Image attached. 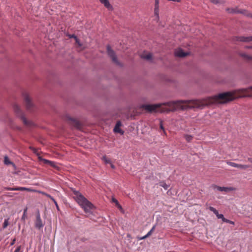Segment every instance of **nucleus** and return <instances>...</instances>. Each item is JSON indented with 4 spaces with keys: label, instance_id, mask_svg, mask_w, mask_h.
<instances>
[{
    "label": "nucleus",
    "instance_id": "ddd939ff",
    "mask_svg": "<svg viewBox=\"0 0 252 252\" xmlns=\"http://www.w3.org/2000/svg\"><path fill=\"white\" fill-rule=\"evenodd\" d=\"M24 99L27 108H31V107L32 106V103L31 102L29 96L27 94H26L24 96Z\"/></svg>",
    "mask_w": 252,
    "mask_h": 252
},
{
    "label": "nucleus",
    "instance_id": "4468645a",
    "mask_svg": "<svg viewBox=\"0 0 252 252\" xmlns=\"http://www.w3.org/2000/svg\"><path fill=\"white\" fill-rule=\"evenodd\" d=\"M39 159L41 161H43V162L45 163V164H49L52 167H56V163L55 162H53V161H51L50 160H49L48 159H44V158H42L40 157H39Z\"/></svg>",
    "mask_w": 252,
    "mask_h": 252
},
{
    "label": "nucleus",
    "instance_id": "f257e3e1",
    "mask_svg": "<svg viewBox=\"0 0 252 252\" xmlns=\"http://www.w3.org/2000/svg\"><path fill=\"white\" fill-rule=\"evenodd\" d=\"M245 97H252V86L220 93L200 100H179L167 102L163 104L172 107L178 103H185L187 105L182 107L183 110L188 108L202 109L205 106L224 103L237 98Z\"/></svg>",
    "mask_w": 252,
    "mask_h": 252
},
{
    "label": "nucleus",
    "instance_id": "a211bd4d",
    "mask_svg": "<svg viewBox=\"0 0 252 252\" xmlns=\"http://www.w3.org/2000/svg\"><path fill=\"white\" fill-rule=\"evenodd\" d=\"M159 186L162 187L165 190H167L169 187V186L167 184H166L163 181H161V182H159Z\"/></svg>",
    "mask_w": 252,
    "mask_h": 252
},
{
    "label": "nucleus",
    "instance_id": "c85d7f7f",
    "mask_svg": "<svg viewBox=\"0 0 252 252\" xmlns=\"http://www.w3.org/2000/svg\"><path fill=\"white\" fill-rule=\"evenodd\" d=\"M5 189L6 190H10V191H16L17 190V187L16 188H10V187H6L5 188Z\"/></svg>",
    "mask_w": 252,
    "mask_h": 252
},
{
    "label": "nucleus",
    "instance_id": "39448f33",
    "mask_svg": "<svg viewBox=\"0 0 252 252\" xmlns=\"http://www.w3.org/2000/svg\"><path fill=\"white\" fill-rule=\"evenodd\" d=\"M213 188L215 189H217L220 191H224L225 192H228L231 191L235 190L236 189L233 187H220L218 186L214 185L213 186Z\"/></svg>",
    "mask_w": 252,
    "mask_h": 252
},
{
    "label": "nucleus",
    "instance_id": "f03ea898",
    "mask_svg": "<svg viewBox=\"0 0 252 252\" xmlns=\"http://www.w3.org/2000/svg\"><path fill=\"white\" fill-rule=\"evenodd\" d=\"M74 198L86 213H91L92 210L94 208V205L86 198L81 193L74 191Z\"/></svg>",
    "mask_w": 252,
    "mask_h": 252
},
{
    "label": "nucleus",
    "instance_id": "b1692460",
    "mask_svg": "<svg viewBox=\"0 0 252 252\" xmlns=\"http://www.w3.org/2000/svg\"><path fill=\"white\" fill-rule=\"evenodd\" d=\"M27 210H28V208H26L25 209H24V213H23V216L21 218V220L23 221H25V219L27 217Z\"/></svg>",
    "mask_w": 252,
    "mask_h": 252
},
{
    "label": "nucleus",
    "instance_id": "473e14b6",
    "mask_svg": "<svg viewBox=\"0 0 252 252\" xmlns=\"http://www.w3.org/2000/svg\"><path fill=\"white\" fill-rule=\"evenodd\" d=\"M14 110H15V111L16 113L18 114L19 112L20 111V109L18 107V106L17 105H15L14 106Z\"/></svg>",
    "mask_w": 252,
    "mask_h": 252
},
{
    "label": "nucleus",
    "instance_id": "bb28decb",
    "mask_svg": "<svg viewBox=\"0 0 252 252\" xmlns=\"http://www.w3.org/2000/svg\"><path fill=\"white\" fill-rule=\"evenodd\" d=\"M8 225V219H5L3 224V228H5Z\"/></svg>",
    "mask_w": 252,
    "mask_h": 252
},
{
    "label": "nucleus",
    "instance_id": "393cba45",
    "mask_svg": "<svg viewBox=\"0 0 252 252\" xmlns=\"http://www.w3.org/2000/svg\"><path fill=\"white\" fill-rule=\"evenodd\" d=\"M226 162L229 166H231L233 167H236V168L237 167V163H236L229 161H226Z\"/></svg>",
    "mask_w": 252,
    "mask_h": 252
},
{
    "label": "nucleus",
    "instance_id": "f3484780",
    "mask_svg": "<svg viewBox=\"0 0 252 252\" xmlns=\"http://www.w3.org/2000/svg\"><path fill=\"white\" fill-rule=\"evenodd\" d=\"M249 167H250V166L248 165L237 164L236 168H239L241 169L245 170V169H247Z\"/></svg>",
    "mask_w": 252,
    "mask_h": 252
},
{
    "label": "nucleus",
    "instance_id": "a18cd8bd",
    "mask_svg": "<svg viewBox=\"0 0 252 252\" xmlns=\"http://www.w3.org/2000/svg\"><path fill=\"white\" fill-rule=\"evenodd\" d=\"M248 160H249L250 162L252 163V158H248Z\"/></svg>",
    "mask_w": 252,
    "mask_h": 252
},
{
    "label": "nucleus",
    "instance_id": "72a5a7b5",
    "mask_svg": "<svg viewBox=\"0 0 252 252\" xmlns=\"http://www.w3.org/2000/svg\"><path fill=\"white\" fill-rule=\"evenodd\" d=\"M112 201L115 203L116 205H118V204H119V203L118 202V201L115 199V198H112Z\"/></svg>",
    "mask_w": 252,
    "mask_h": 252
},
{
    "label": "nucleus",
    "instance_id": "423d86ee",
    "mask_svg": "<svg viewBox=\"0 0 252 252\" xmlns=\"http://www.w3.org/2000/svg\"><path fill=\"white\" fill-rule=\"evenodd\" d=\"M161 105L162 104L161 103L155 104H148L144 105L143 107L145 109V110L149 112H153L156 111L158 107H160L161 106Z\"/></svg>",
    "mask_w": 252,
    "mask_h": 252
},
{
    "label": "nucleus",
    "instance_id": "6e6552de",
    "mask_svg": "<svg viewBox=\"0 0 252 252\" xmlns=\"http://www.w3.org/2000/svg\"><path fill=\"white\" fill-rule=\"evenodd\" d=\"M209 209L211 211L213 212L216 215V216H217L218 219H220L223 221L224 219H225V218L224 217L223 214H219V212L218 211V210H217L215 208H214V207H213L212 206H210L209 207Z\"/></svg>",
    "mask_w": 252,
    "mask_h": 252
},
{
    "label": "nucleus",
    "instance_id": "a878e982",
    "mask_svg": "<svg viewBox=\"0 0 252 252\" xmlns=\"http://www.w3.org/2000/svg\"><path fill=\"white\" fill-rule=\"evenodd\" d=\"M241 56L244 58H245L246 59L248 60H252V56H249L247 55L246 54H242Z\"/></svg>",
    "mask_w": 252,
    "mask_h": 252
},
{
    "label": "nucleus",
    "instance_id": "20e7f679",
    "mask_svg": "<svg viewBox=\"0 0 252 252\" xmlns=\"http://www.w3.org/2000/svg\"><path fill=\"white\" fill-rule=\"evenodd\" d=\"M44 226V223H43L39 211H37L36 215V220L35 221V227L40 229Z\"/></svg>",
    "mask_w": 252,
    "mask_h": 252
},
{
    "label": "nucleus",
    "instance_id": "9d476101",
    "mask_svg": "<svg viewBox=\"0 0 252 252\" xmlns=\"http://www.w3.org/2000/svg\"><path fill=\"white\" fill-rule=\"evenodd\" d=\"M189 55L188 52H185L181 49H179L175 52V55L178 57H184Z\"/></svg>",
    "mask_w": 252,
    "mask_h": 252
},
{
    "label": "nucleus",
    "instance_id": "1a4fd4ad",
    "mask_svg": "<svg viewBox=\"0 0 252 252\" xmlns=\"http://www.w3.org/2000/svg\"><path fill=\"white\" fill-rule=\"evenodd\" d=\"M236 39L237 41H239L243 42H249L250 41H252V36L236 37Z\"/></svg>",
    "mask_w": 252,
    "mask_h": 252
},
{
    "label": "nucleus",
    "instance_id": "f704fd0d",
    "mask_svg": "<svg viewBox=\"0 0 252 252\" xmlns=\"http://www.w3.org/2000/svg\"><path fill=\"white\" fill-rule=\"evenodd\" d=\"M52 201L54 203L57 210H59V206H58V203H57V201H56V200L55 199H54V200H53Z\"/></svg>",
    "mask_w": 252,
    "mask_h": 252
},
{
    "label": "nucleus",
    "instance_id": "ea45409f",
    "mask_svg": "<svg viewBox=\"0 0 252 252\" xmlns=\"http://www.w3.org/2000/svg\"><path fill=\"white\" fill-rule=\"evenodd\" d=\"M68 36L70 38H74L76 36V35L75 34H68Z\"/></svg>",
    "mask_w": 252,
    "mask_h": 252
},
{
    "label": "nucleus",
    "instance_id": "c03bdc74",
    "mask_svg": "<svg viewBox=\"0 0 252 252\" xmlns=\"http://www.w3.org/2000/svg\"><path fill=\"white\" fill-rule=\"evenodd\" d=\"M110 164H111V168H113V169L115 168V166H114V165L113 164H112V163H110Z\"/></svg>",
    "mask_w": 252,
    "mask_h": 252
},
{
    "label": "nucleus",
    "instance_id": "4c0bfd02",
    "mask_svg": "<svg viewBox=\"0 0 252 252\" xmlns=\"http://www.w3.org/2000/svg\"><path fill=\"white\" fill-rule=\"evenodd\" d=\"M76 43L78 45V46L79 47H81L82 46V44L81 43V42H80L79 40L78 39L76 41H75Z\"/></svg>",
    "mask_w": 252,
    "mask_h": 252
},
{
    "label": "nucleus",
    "instance_id": "49530a36",
    "mask_svg": "<svg viewBox=\"0 0 252 252\" xmlns=\"http://www.w3.org/2000/svg\"><path fill=\"white\" fill-rule=\"evenodd\" d=\"M245 47H246V48H248V49H252V46H247Z\"/></svg>",
    "mask_w": 252,
    "mask_h": 252
},
{
    "label": "nucleus",
    "instance_id": "6ab92c4d",
    "mask_svg": "<svg viewBox=\"0 0 252 252\" xmlns=\"http://www.w3.org/2000/svg\"><path fill=\"white\" fill-rule=\"evenodd\" d=\"M142 58L144 59L149 61L152 60V55L151 53H149L147 55H143Z\"/></svg>",
    "mask_w": 252,
    "mask_h": 252
},
{
    "label": "nucleus",
    "instance_id": "09e8293b",
    "mask_svg": "<svg viewBox=\"0 0 252 252\" xmlns=\"http://www.w3.org/2000/svg\"><path fill=\"white\" fill-rule=\"evenodd\" d=\"M74 39L75 40V41H76L78 39H79L76 36L74 38Z\"/></svg>",
    "mask_w": 252,
    "mask_h": 252
},
{
    "label": "nucleus",
    "instance_id": "412c9836",
    "mask_svg": "<svg viewBox=\"0 0 252 252\" xmlns=\"http://www.w3.org/2000/svg\"><path fill=\"white\" fill-rule=\"evenodd\" d=\"M237 10H238L237 8H235V9L234 8H227L226 9V11L228 13H238Z\"/></svg>",
    "mask_w": 252,
    "mask_h": 252
},
{
    "label": "nucleus",
    "instance_id": "c756f323",
    "mask_svg": "<svg viewBox=\"0 0 252 252\" xmlns=\"http://www.w3.org/2000/svg\"><path fill=\"white\" fill-rule=\"evenodd\" d=\"M41 193L44 195H45L46 196L49 197V198H50L52 200H54V198L53 196H52L51 195H50V194H48V193H46L45 192H41Z\"/></svg>",
    "mask_w": 252,
    "mask_h": 252
},
{
    "label": "nucleus",
    "instance_id": "79ce46f5",
    "mask_svg": "<svg viewBox=\"0 0 252 252\" xmlns=\"http://www.w3.org/2000/svg\"><path fill=\"white\" fill-rule=\"evenodd\" d=\"M117 206L119 208V210H123L122 207V206L120 204H118V205H117Z\"/></svg>",
    "mask_w": 252,
    "mask_h": 252
},
{
    "label": "nucleus",
    "instance_id": "f8f14e48",
    "mask_svg": "<svg viewBox=\"0 0 252 252\" xmlns=\"http://www.w3.org/2000/svg\"><path fill=\"white\" fill-rule=\"evenodd\" d=\"M121 126V123L120 121H118L117 122L116 125L114 128V131L116 132H118L121 133V134H123L124 131L122 130L121 128H120V126Z\"/></svg>",
    "mask_w": 252,
    "mask_h": 252
},
{
    "label": "nucleus",
    "instance_id": "7ed1b4c3",
    "mask_svg": "<svg viewBox=\"0 0 252 252\" xmlns=\"http://www.w3.org/2000/svg\"><path fill=\"white\" fill-rule=\"evenodd\" d=\"M107 52L108 56L111 58L112 61L117 65L121 66L122 64L118 61L115 52L111 49L110 45L107 46Z\"/></svg>",
    "mask_w": 252,
    "mask_h": 252
},
{
    "label": "nucleus",
    "instance_id": "dca6fc26",
    "mask_svg": "<svg viewBox=\"0 0 252 252\" xmlns=\"http://www.w3.org/2000/svg\"><path fill=\"white\" fill-rule=\"evenodd\" d=\"M4 162L6 165L11 164L14 168H15V164L13 162L10 161L9 159V158L7 156H5L4 158Z\"/></svg>",
    "mask_w": 252,
    "mask_h": 252
},
{
    "label": "nucleus",
    "instance_id": "cd10ccee",
    "mask_svg": "<svg viewBox=\"0 0 252 252\" xmlns=\"http://www.w3.org/2000/svg\"><path fill=\"white\" fill-rule=\"evenodd\" d=\"M155 225L153 226V227L151 228V229L147 233V234H146V236L149 237V236H150L151 235L152 233L155 230Z\"/></svg>",
    "mask_w": 252,
    "mask_h": 252
},
{
    "label": "nucleus",
    "instance_id": "2eb2a0df",
    "mask_svg": "<svg viewBox=\"0 0 252 252\" xmlns=\"http://www.w3.org/2000/svg\"><path fill=\"white\" fill-rule=\"evenodd\" d=\"M237 13L242 14L244 15L248 16V17H252V14L250 13L248 10H247L246 9H241V10L238 9Z\"/></svg>",
    "mask_w": 252,
    "mask_h": 252
},
{
    "label": "nucleus",
    "instance_id": "aec40b11",
    "mask_svg": "<svg viewBox=\"0 0 252 252\" xmlns=\"http://www.w3.org/2000/svg\"><path fill=\"white\" fill-rule=\"evenodd\" d=\"M102 160L105 162V164L111 163V161L110 159L107 158V157L104 156L102 158Z\"/></svg>",
    "mask_w": 252,
    "mask_h": 252
},
{
    "label": "nucleus",
    "instance_id": "5701e85b",
    "mask_svg": "<svg viewBox=\"0 0 252 252\" xmlns=\"http://www.w3.org/2000/svg\"><path fill=\"white\" fill-rule=\"evenodd\" d=\"M17 190H20V191H24V190H27V191H31L32 189L30 188H26V187H17Z\"/></svg>",
    "mask_w": 252,
    "mask_h": 252
},
{
    "label": "nucleus",
    "instance_id": "0eeeda50",
    "mask_svg": "<svg viewBox=\"0 0 252 252\" xmlns=\"http://www.w3.org/2000/svg\"><path fill=\"white\" fill-rule=\"evenodd\" d=\"M159 0H155L154 14L156 16V20L158 22L159 19Z\"/></svg>",
    "mask_w": 252,
    "mask_h": 252
},
{
    "label": "nucleus",
    "instance_id": "a19ab883",
    "mask_svg": "<svg viewBox=\"0 0 252 252\" xmlns=\"http://www.w3.org/2000/svg\"><path fill=\"white\" fill-rule=\"evenodd\" d=\"M15 241H16V239H15V238H14V239L12 240V241L11 243H10V245H11V246L15 244Z\"/></svg>",
    "mask_w": 252,
    "mask_h": 252
},
{
    "label": "nucleus",
    "instance_id": "e433bc0d",
    "mask_svg": "<svg viewBox=\"0 0 252 252\" xmlns=\"http://www.w3.org/2000/svg\"><path fill=\"white\" fill-rule=\"evenodd\" d=\"M69 120L70 121H72V122H74L75 124H78V122H77V121H76L75 119H72V118H69Z\"/></svg>",
    "mask_w": 252,
    "mask_h": 252
},
{
    "label": "nucleus",
    "instance_id": "4be33fe9",
    "mask_svg": "<svg viewBox=\"0 0 252 252\" xmlns=\"http://www.w3.org/2000/svg\"><path fill=\"white\" fill-rule=\"evenodd\" d=\"M185 138L187 141H188V142H190L192 140L193 137L191 135L186 134L185 135Z\"/></svg>",
    "mask_w": 252,
    "mask_h": 252
},
{
    "label": "nucleus",
    "instance_id": "58836bf2",
    "mask_svg": "<svg viewBox=\"0 0 252 252\" xmlns=\"http://www.w3.org/2000/svg\"><path fill=\"white\" fill-rule=\"evenodd\" d=\"M22 120H23V123H24L25 124L27 125V120H26V118H25V117H23L22 118Z\"/></svg>",
    "mask_w": 252,
    "mask_h": 252
},
{
    "label": "nucleus",
    "instance_id": "9b49d317",
    "mask_svg": "<svg viewBox=\"0 0 252 252\" xmlns=\"http://www.w3.org/2000/svg\"><path fill=\"white\" fill-rule=\"evenodd\" d=\"M99 1L108 10H112L113 9V6L111 5L108 0H99Z\"/></svg>",
    "mask_w": 252,
    "mask_h": 252
},
{
    "label": "nucleus",
    "instance_id": "37998d69",
    "mask_svg": "<svg viewBox=\"0 0 252 252\" xmlns=\"http://www.w3.org/2000/svg\"><path fill=\"white\" fill-rule=\"evenodd\" d=\"M160 127L161 129H163L164 131V128H163V126L162 124V122H160Z\"/></svg>",
    "mask_w": 252,
    "mask_h": 252
},
{
    "label": "nucleus",
    "instance_id": "2f4dec72",
    "mask_svg": "<svg viewBox=\"0 0 252 252\" xmlns=\"http://www.w3.org/2000/svg\"><path fill=\"white\" fill-rule=\"evenodd\" d=\"M14 252H23V251L21 250V246H18L15 250Z\"/></svg>",
    "mask_w": 252,
    "mask_h": 252
},
{
    "label": "nucleus",
    "instance_id": "c9c22d12",
    "mask_svg": "<svg viewBox=\"0 0 252 252\" xmlns=\"http://www.w3.org/2000/svg\"><path fill=\"white\" fill-rule=\"evenodd\" d=\"M211 2H212L214 4H218L219 3V0H209Z\"/></svg>",
    "mask_w": 252,
    "mask_h": 252
},
{
    "label": "nucleus",
    "instance_id": "de8ad7c7",
    "mask_svg": "<svg viewBox=\"0 0 252 252\" xmlns=\"http://www.w3.org/2000/svg\"><path fill=\"white\" fill-rule=\"evenodd\" d=\"M147 237H148V236H146V235L144 236H143L142 238H141V239H144L146 238Z\"/></svg>",
    "mask_w": 252,
    "mask_h": 252
},
{
    "label": "nucleus",
    "instance_id": "7c9ffc66",
    "mask_svg": "<svg viewBox=\"0 0 252 252\" xmlns=\"http://www.w3.org/2000/svg\"><path fill=\"white\" fill-rule=\"evenodd\" d=\"M223 222H227V223H230V224H233V225L234 224V221H233L232 220H229L228 219H226L225 218L224 219Z\"/></svg>",
    "mask_w": 252,
    "mask_h": 252
}]
</instances>
